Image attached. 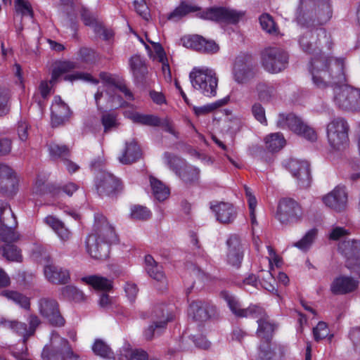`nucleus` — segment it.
Listing matches in <instances>:
<instances>
[{"label": "nucleus", "instance_id": "nucleus-37", "mask_svg": "<svg viewBox=\"0 0 360 360\" xmlns=\"http://www.w3.org/2000/svg\"><path fill=\"white\" fill-rule=\"evenodd\" d=\"M61 295L64 298L76 302H83L86 300L84 294L72 285H67L62 288Z\"/></svg>", "mask_w": 360, "mask_h": 360}, {"label": "nucleus", "instance_id": "nucleus-19", "mask_svg": "<svg viewBox=\"0 0 360 360\" xmlns=\"http://www.w3.org/2000/svg\"><path fill=\"white\" fill-rule=\"evenodd\" d=\"M189 314L193 319L199 322H203L217 315V307L210 302L202 300H195L190 304Z\"/></svg>", "mask_w": 360, "mask_h": 360}, {"label": "nucleus", "instance_id": "nucleus-54", "mask_svg": "<svg viewBox=\"0 0 360 360\" xmlns=\"http://www.w3.org/2000/svg\"><path fill=\"white\" fill-rule=\"evenodd\" d=\"M200 40H202L201 35L198 34L187 35L181 39L182 45L184 47L194 51H196Z\"/></svg>", "mask_w": 360, "mask_h": 360}, {"label": "nucleus", "instance_id": "nucleus-9", "mask_svg": "<svg viewBox=\"0 0 360 360\" xmlns=\"http://www.w3.org/2000/svg\"><path fill=\"white\" fill-rule=\"evenodd\" d=\"M189 77L194 89L200 91L205 96H214L217 93L218 79L212 70L194 68Z\"/></svg>", "mask_w": 360, "mask_h": 360}, {"label": "nucleus", "instance_id": "nucleus-1", "mask_svg": "<svg viewBox=\"0 0 360 360\" xmlns=\"http://www.w3.org/2000/svg\"><path fill=\"white\" fill-rule=\"evenodd\" d=\"M327 39L326 30L323 27L309 30L300 38L299 44L303 51L314 55L311 60L310 72L316 87L333 89L346 82L343 59L332 61L321 51V40Z\"/></svg>", "mask_w": 360, "mask_h": 360}, {"label": "nucleus", "instance_id": "nucleus-41", "mask_svg": "<svg viewBox=\"0 0 360 360\" xmlns=\"http://www.w3.org/2000/svg\"><path fill=\"white\" fill-rule=\"evenodd\" d=\"M164 158L167 166L173 170L176 174L181 169V165L185 162L184 160L181 158L169 152L164 153Z\"/></svg>", "mask_w": 360, "mask_h": 360}, {"label": "nucleus", "instance_id": "nucleus-8", "mask_svg": "<svg viewBox=\"0 0 360 360\" xmlns=\"http://www.w3.org/2000/svg\"><path fill=\"white\" fill-rule=\"evenodd\" d=\"M261 63L270 73H278L285 70L288 64V54L278 46H269L261 52Z\"/></svg>", "mask_w": 360, "mask_h": 360}, {"label": "nucleus", "instance_id": "nucleus-31", "mask_svg": "<svg viewBox=\"0 0 360 360\" xmlns=\"http://www.w3.org/2000/svg\"><path fill=\"white\" fill-rule=\"evenodd\" d=\"M82 281L97 290H109L112 288L111 280L96 275L83 277Z\"/></svg>", "mask_w": 360, "mask_h": 360}, {"label": "nucleus", "instance_id": "nucleus-57", "mask_svg": "<svg viewBox=\"0 0 360 360\" xmlns=\"http://www.w3.org/2000/svg\"><path fill=\"white\" fill-rule=\"evenodd\" d=\"M314 337L316 341H319L327 337L328 335V330L327 325L323 321H320L316 328L313 330Z\"/></svg>", "mask_w": 360, "mask_h": 360}, {"label": "nucleus", "instance_id": "nucleus-59", "mask_svg": "<svg viewBox=\"0 0 360 360\" xmlns=\"http://www.w3.org/2000/svg\"><path fill=\"white\" fill-rule=\"evenodd\" d=\"M135 10L136 13L146 20H148L150 18L149 8L145 3L144 0L141 2L134 1V2Z\"/></svg>", "mask_w": 360, "mask_h": 360}, {"label": "nucleus", "instance_id": "nucleus-23", "mask_svg": "<svg viewBox=\"0 0 360 360\" xmlns=\"http://www.w3.org/2000/svg\"><path fill=\"white\" fill-rule=\"evenodd\" d=\"M325 205L335 212L345 211L347 205V193L343 187H335L323 198Z\"/></svg>", "mask_w": 360, "mask_h": 360}, {"label": "nucleus", "instance_id": "nucleus-38", "mask_svg": "<svg viewBox=\"0 0 360 360\" xmlns=\"http://www.w3.org/2000/svg\"><path fill=\"white\" fill-rule=\"evenodd\" d=\"M101 124L104 127V132L108 133L113 129H117L120 123L115 113L103 112L101 116Z\"/></svg>", "mask_w": 360, "mask_h": 360}, {"label": "nucleus", "instance_id": "nucleus-49", "mask_svg": "<svg viewBox=\"0 0 360 360\" xmlns=\"http://www.w3.org/2000/svg\"><path fill=\"white\" fill-rule=\"evenodd\" d=\"M151 213L147 207L142 205H134L131 207V217L136 220H147L150 217Z\"/></svg>", "mask_w": 360, "mask_h": 360}, {"label": "nucleus", "instance_id": "nucleus-32", "mask_svg": "<svg viewBox=\"0 0 360 360\" xmlns=\"http://www.w3.org/2000/svg\"><path fill=\"white\" fill-rule=\"evenodd\" d=\"M150 183L153 194L158 201H163L169 197V189L161 181L150 176Z\"/></svg>", "mask_w": 360, "mask_h": 360}, {"label": "nucleus", "instance_id": "nucleus-27", "mask_svg": "<svg viewBox=\"0 0 360 360\" xmlns=\"http://www.w3.org/2000/svg\"><path fill=\"white\" fill-rule=\"evenodd\" d=\"M142 152L140 146L135 141L126 143L122 154L119 157V161L124 165H131L141 158Z\"/></svg>", "mask_w": 360, "mask_h": 360}, {"label": "nucleus", "instance_id": "nucleus-11", "mask_svg": "<svg viewBox=\"0 0 360 360\" xmlns=\"http://www.w3.org/2000/svg\"><path fill=\"white\" fill-rule=\"evenodd\" d=\"M39 314L50 325L54 327H63L65 319L63 316L58 302L52 297H43L38 301Z\"/></svg>", "mask_w": 360, "mask_h": 360}, {"label": "nucleus", "instance_id": "nucleus-60", "mask_svg": "<svg viewBox=\"0 0 360 360\" xmlns=\"http://www.w3.org/2000/svg\"><path fill=\"white\" fill-rule=\"evenodd\" d=\"M11 329L19 335L23 336V342H25L30 337L28 336L29 333L27 325L24 323L14 321L12 327H11Z\"/></svg>", "mask_w": 360, "mask_h": 360}, {"label": "nucleus", "instance_id": "nucleus-6", "mask_svg": "<svg viewBox=\"0 0 360 360\" xmlns=\"http://www.w3.org/2000/svg\"><path fill=\"white\" fill-rule=\"evenodd\" d=\"M41 356L44 360H81L79 354L72 349L68 340L57 333H52L51 346L43 349Z\"/></svg>", "mask_w": 360, "mask_h": 360}, {"label": "nucleus", "instance_id": "nucleus-51", "mask_svg": "<svg viewBox=\"0 0 360 360\" xmlns=\"http://www.w3.org/2000/svg\"><path fill=\"white\" fill-rule=\"evenodd\" d=\"M10 99L9 91L7 89L0 87V116H4L8 113L10 108L8 101Z\"/></svg>", "mask_w": 360, "mask_h": 360}, {"label": "nucleus", "instance_id": "nucleus-43", "mask_svg": "<svg viewBox=\"0 0 360 360\" xmlns=\"http://www.w3.org/2000/svg\"><path fill=\"white\" fill-rule=\"evenodd\" d=\"M201 39L198 42L196 51L203 53H215L219 51V47L214 41L207 40L202 36Z\"/></svg>", "mask_w": 360, "mask_h": 360}, {"label": "nucleus", "instance_id": "nucleus-20", "mask_svg": "<svg viewBox=\"0 0 360 360\" xmlns=\"http://www.w3.org/2000/svg\"><path fill=\"white\" fill-rule=\"evenodd\" d=\"M44 259L49 262V255H45ZM44 274L47 281L55 285L66 284L70 279L68 270L53 263H48L44 266Z\"/></svg>", "mask_w": 360, "mask_h": 360}, {"label": "nucleus", "instance_id": "nucleus-5", "mask_svg": "<svg viewBox=\"0 0 360 360\" xmlns=\"http://www.w3.org/2000/svg\"><path fill=\"white\" fill-rule=\"evenodd\" d=\"M195 11H200L197 13V16L200 18L229 23L238 22L245 15L243 11H237L224 7L210 8L200 11V8L197 6L181 3L169 13L168 19L178 20L188 13Z\"/></svg>", "mask_w": 360, "mask_h": 360}, {"label": "nucleus", "instance_id": "nucleus-18", "mask_svg": "<svg viewBox=\"0 0 360 360\" xmlns=\"http://www.w3.org/2000/svg\"><path fill=\"white\" fill-rule=\"evenodd\" d=\"M226 262L233 269L240 268L245 255V248L237 235H231L226 241Z\"/></svg>", "mask_w": 360, "mask_h": 360}, {"label": "nucleus", "instance_id": "nucleus-55", "mask_svg": "<svg viewBox=\"0 0 360 360\" xmlns=\"http://www.w3.org/2000/svg\"><path fill=\"white\" fill-rule=\"evenodd\" d=\"M53 190H50V192L53 193V195H60L61 191L66 193L68 195L71 196L74 192H75L78 189V186L74 183H68L63 187H56L52 186Z\"/></svg>", "mask_w": 360, "mask_h": 360}, {"label": "nucleus", "instance_id": "nucleus-62", "mask_svg": "<svg viewBox=\"0 0 360 360\" xmlns=\"http://www.w3.org/2000/svg\"><path fill=\"white\" fill-rule=\"evenodd\" d=\"M349 338L353 342L354 350L360 354V327L352 328L349 333Z\"/></svg>", "mask_w": 360, "mask_h": 360}, {"label": "nucleus", "instance_id": "nucleus-13", "mask_svg": "<svg viewBox=\"0 0 360 360\" xmlns=\"http://www.w3.org/2000/svg\"><path fill=\"white\" fill-rule=\"evenodd\" d=\"M277 126L281 128L288 127L295 134L311 141H314L317 139L316 131L292 113L288 115L280 113L277 120Z\"/></svg>", "mask_w": 360, "mask_h": 360}, {"label": "nucleus", "instance_id": "nucleus-15", "mask_svg": "<svg viewBox=\"0 0 360 360\" xmlns=\"http://www.w3.org/2000/svg\"><path fill=\"white\" fill-rule=\"evenodd\" d=\"M97 193L101 196H114L120 193L123 186L119 179L113 174L101 172H100L95 181Z\"/></svg>", "mask_w": 360, "mask_h": 360}, {"label": "nucleus", "instance_id": "nucleus-22", "mask_svg": "<svg viewBox=\"0 0 360 360\" xmlns=\"http://www.w3.org/2000/svg\"><path fill=\"white\" fill-rule=\"evenodd\" d=\"M51 124L57 127L69 122L72 112L69 106L59 96L54 98L51 105Z\"/></svg>", "mask_w": 360, "mask_h": 360}, {"label": "nucleus", "instance_id": "nucleus-28", "mask_svg": "<svg viewBox=\"0 0 360 360\" xmlns=\"http://www.w3.org/2000/svg\"><path fill=\"white\" fill-rule=\"evenodd\" d=\"M0 223L8 231L14 229L18 222L10 205L4 201L0 202Z\"/></svg>", "mask_w": 360, "mask_h": 360}, {"label": "nucleus", "instance_id": "nucleus-50", "mask_svg": "<svg viewBox=\"0 0 360 360\" xmlns=\"http://www.w3.org/2000/svg\"><path fill=\"white\" fill-rule=\"evenodd\" d=\"M31 127L28 122L23 118H21L16 124V131L18 138L22 141H26L29 137V131Z\"/></svg>", "mask_w": 360, "mask_h": 360}, {"label": "nucleus", "instance_id": "nucleus-21", "mask_svg": "<svg viewBox=\"0 0 360 360\" xmlns=\"http://www.w3.org/2000/svg\"><path fill=\"white\" fill-rule=\"evenodd\" d=\"M338 249L346 259V266L354 268L360 261V240H344L339 244Z\"/></svg>", "mask_w": 360, "mask_h": 360}, {"label": "nucleus", "instance_id": "nucleus-44", "mask_svg": "<svg viewBox=\"0 0 360 360\" xmlns=\"http://www.w3.org/2000/svg\"><path fill=\"white\" fill-rule=\"evenodd\" d=\"M258 360H278V357L269 343H262L259 347Z\"/></svg>", "mask_w": 360, "mask_h": 360}, {"label": "nucleus", "instance_id": "nucleus-35", "mask_svg": "<svg viewBox=\"0 0 360 360\" xmlns=\"http://www.w3.org/2000/svg\"><path fill=\"white\" fill-rule=\"evenodd\" d=\"M1 295L25 309H30V299L19 292L14 290H4L2 291Z\"/></svg>", "mask_w": 360, "mask_h": 360}, {"label": "nucleus", "instance_id": "nucleus-26", "mask_svg": "<svg viewBox=\"0 0 360 360\" xmlns=\"http://www.w3.org/2000/svg\"><path fill=\"white\" fill-rule=\"evenodd\" d=\"M211 209L215 212L217 220L221 224H231L237 216L236 209L229 202H221L211 206Z\"/></svg>", "mask_w": 360, "mask_h": 360}, {"label": "nucleus", "instance_id": "nucleus-2", "mask_svg": "<svg viewBox=\"0 0 360 360\" xmlns=\"http://www.w3.org/2000/svg\"><path fill=\"white\" fill-rule=\"evenodd\" d=\"M116 240L115 229L106 217L96 214L92 233L86 240L88 253L96 259H105L109 255L110 245Z\"/></svg>", "mask_w": 360, "mask_h": 360}, {"label": "nucleus", "instance_id": "nucleus-56", "mask_svg": "<svg viewBox=\"0 0 360 360\" xmlns=\"http://www.w3.org/2000/svg\"><path fill=\"white\" fill-rule=\"evenodd\" d=\"M78 55L82 61L86 63H92L96 61V56L94 50L83 47L78 52Z\"/></svg>", "mask_w": 360, "mask_h": 360}, {"label": "nucleus", "instance_id": "nucleus-42", "mask_svg": "<svg viewBox=\"0 0 360 360\" xmlns=\"http://www.w3.org/2000/svg\"><path fill=\"white\" fill-rule=\"evenodd\" d=\"M316 236L317 229H312L309 230L301 240L295 243L294 246L302 250L305 251L308 250L309 247L311 245L315 238H316Z\"/></svg>", "mask_w": 360, "mask_h": 360}, {"label": "nucleus", "instance_id": "nucleus-34", "mask_svg": "<svg viewBox=\"0 0 360 360\" xmlns=\"http://www.w3.org/2000/svg\"><path fill=\"white\" fill-rule=\"evenodd\" d=\"M266 147L271 152L280 150L285 144L283 134L280 133L271 134L265 139Z\"/></svg>", "mask_w": 360, "mask_h": 360}, {"label": "nucleus", "instance_id": "nucleus-39", "mask_svg": "<svg viewBox=\"0 0 360 360\" xmlns=\"http://www.w3.org/2000/svg\"><path fill=\"white\" fill-rule=\"evenodd\" d=\"M2 255L8 261L20 262V250L13 244L7 243L2 248Z\"/></svg>", "mask_w": 360, "mask_h": 360}, {"label": "nucleus", "instance_id": "nucleus-3", "mask_svg": "<svg viewBox=\"0 0 360 360\" xmlns=\"http://www.w3.org/2000/svg\"><path fill=\"white\" fill-rule=\"evenodd\" d=\"M221 296L226 301L230 309L236 316L243 318L252 316L258 318L257 335L262 339V343H270L276 326L270 321L269 316L262 307L252 305L242 309L236 297L228 292H221Z\"/></svg>", "mask_w": 360, "mask_h": 360}, {"label": "nucleus", "instance_id": "nucleus-64", "mask_svg": "<svg viewBox=\"0 0 360 360\" xmlns=\"http://www.w3.org/2000/svg\"><path fill=\"white\" fill-rule=\"evenodd\" d=\"M53 186H48L46 184V181L42 178H37L34 185V192L37 193L42 194L46 192L47 190H53Z\"/></svg>", "mask_w": 360, "mask_h": 360}, {"label": "nucleus", "instance_id": "nucleus-48", "mask_svg": "<svg viewBox=\"0 0 360 360\" xmlns=\"http://www.w3.org/2000/svg\"><path fill=\"white\" fill-rule=\"evenodd\" d=\"M134 118L138 124L150 127H158L160 125V119L153 115H143L140 113L139 115H136Z\"/></svg>", "mask_w": 360, "mask_h": 360}, {"label": "nucleus", "instance_id": "nucleus-30", "mask_svg": "<svg viewBox=\"0 0 360 360\" xmlns=\"http://www.w3.org/2000/svg\"><path fill=\"white\" fill-rule=\"evenodd\" d=\"M146 270L148 275L154 280L164 283L166 281L162 266L159 265L151 255L145 257Z\"/></svg>", "mask_w": 360, "mask_h": 360}, {"label": "nucleus", "instance_id": "nucleus-7", "mask_svg": "<svg viewBox=\"0 0 360 360\" xmlns=\"http://www.w3.org/2000/svg\"><path fill=\"white\" fill-rule=\"evenodd\" d=\"M333 91V101L339 108L347 111L360 110V89L343 83L338 85Z\"/></svg>", "mask_w": 360, "mask_h": 360}, {"label": "nucleus", "instance_id": "nucleus-25", "mask_svg": "<svg viewBox=\"0 0 360 360\" xmlns=\"http://www.w3.org/2000/svg\"><path fill=\"white\" fill-rule=\"evenodd\" d=\"M358 284V281L352 277L340 276L332 282L330 290L335 295H345L354 291Z\"/></svg>", "mask_w": 360, "mask_h": 360}, {"label": "nucleus", "instance_id": "nucleus-61", "mask_svg": "<svg viewBox=\"0 0 360 360\" xmlns=\"http://www.w3.org/2000/svg\"><path fill=\"white\" fill-rule=\"evenodd\" d=\"M252 112L255 117L261 123H266L265 111L260 103H255L252 107Z\"/></svg>", "mask_w": 360, "mask_h": 360}, {"label": "nucleus", "instance_id": "nucleus-33", "mask_svg": "<svg viewBox=\"0 0 360 360\" xmlns=\"http://www.w3.org/2000/svg\"><path fill=\"white\" fill-rule=\"evenodd\" d=\"M44 221L62 240H66L69 239L70 231L65 226L62 221L53 216H48L45 218Z\"/></svg>", "mask_w": 360, "mask_h": 360}, {"label": "nucleus", "instance_id": "nucleus-63", "mask_svg": "<svg viewBox=\"0 0 360 360\" xmlns=\"http://www.w3.org/2000/svg\"><path fill=\"white\" fill-rule=\"evenodd\" d=\"M152 317L154 321H167V323L170 321V319L168 316H165V308L163 306H156L153 312Z\"/></svg>", "mask_w": 360, "mask_h": 360}, {"label": "nucleus", "instance_id": "nucleus-29", "mask_svg": "<svg viewBox=\"0 0 360 360\" xmlns=\"http://www.w3.org/2000/svg\"><path fill=\"white\" fill-rule=\"evenodd\" d=\"M200 174L199 168L191 165H185L176 175L185 184L194 186L199 183Z\"/></svg>", "mask_w": 360, "mask_h": 360}, {"label": "nucleus", "instance_id": "nucleus-53", "mask_svg": "<svg viewBox=\"0 0 360 360\" xmlns=\"http://www.w3.org/2000/svg\"><path fill=\"white\" fill-rule=\"evenodd\" d=\"M224 103H225L221 100L218 101L217 102H214V103H212L210 104H207V105H205L203 106L195 107V108H194V111L197 115H206V114L213 112L218 108L224 105Z\"/></svg>", "mask_w": 360, "mask_h": 360}, {"label": "nucleus", "instance_id": "nucleus-16", "mask_svg": "<svg viewBox=\"0 0 360 360\" xmlns=\"http://www.w3.org/2000/svg\"><path fill=\"white\" fill-rule=\"evenodd\" d=\"M77 67V64L75 62L65 60V61H58L55 63L53 65L51 70V77L50 80L41 81L39 89L41 96L44 98H46L47 96L50 94L51 87L49 85V83L53 86L58 82L59 78L65 73L75 69Z\"/></svg>", "mask_w": 360, "mask_h": 360}, {"label": "nucleus", "instance_id": "nucleus-45", "mask_svg": "<svg viewBox=\"0 0 360 360\" xmlns=\"http://www.w3.org/2000/svg\"><path fill=\"white\" fill-rule=\"evenodd\" d=\"M94 352L103 358H110L113 354L108 345L101 340H96L92 347Z\"/></svg>", "mask_w": 360, "mask_h": 360}, {"label": "nucleus", "instance_id": "nucleus-17", "mask_svg": "<svg viewBox=\"0 0 360 360\" xmlns=\"http://www.w3.org/2000/svg\"><path fill=\"white\" fill-rule=\"evenodd\" d=\"M285 167L293 177L297 180V184L300 188H307L310 186L311 176L308 162L290 159L286 163Z\"/></svg>", "mask_w": 360, "mask_h": 360}, {"label": "nucleus", "instance_id": "nucleus-58", "mask_svg": "<svg viewBox=\"0 0 360 360\" xmlns=\"http://www.w3.org/2000/svg\"><path fill=\"white\" fill-rule=\"evenodd\" d=\"M15 6L17 12H19L22 15H29L33 16V10L30 2L25 0H16Z\"/></svg>", "mask_w": 360, "mask_h": 360}, {"label": "nucleus", "instance_id": "nucleus-14", "mask_svg": "<svg viewBox=\"0 0 360 360\" xmlns=\"http://www.w3.org/2000/svg\"><path fill=\"white\" fill-rule=\"evenodd\" d=\"M349 125L347 121L338 117L331 121L327 127V136L330 146L337 150L344 147L348 142Z\"/></svg>", "mask_w": 360, "mask_h": 360}, {"label": "nucleus", "instance_id": "nucleus-47", "mask_svg": "<svg viewBox=\"0 0 360 360\" xmlns=\"http://www.w3.org/2000/svg\"><path fill=\"white\" fill-rule=\"evenodd\" d=\"M256 89L259 98L263 101H269L274 96L275 90L274 87L264 82H259L257 84Z\"/></svg>", "mask_w": 360, "mask_h": 360}, {"label": "nucleus", "instance_id": "nucleus-12", "mask_svg": "<svg viewBox=\"0 0 360 360\" xmlns=\"http://www.w3.org/2000/svg\"><path fill=\"white\" fill-rule=\"evenodd\" d=\"M276 218L283 225H291L301 221L302 210L300 204L292 198H283L278 203Z\"/></svg>", "mask_w": 360, "mask_h": 360}, {"label": "nucleus", "instance_id": "nucleus-24", "mask_svg": "<svg viewBox=\"0 0 360 360\" xmlns=\"http://www.w3.org/2000/svg\"><path fill=\"white\" fill-rule=\"evenodd\" d=\"M18 179L13 169L9 166L0 164V191L13 195L15 193Z\"/></svg>", "mask_w": 360, "mask_h": 360}, {"label": "nucleus", "instance_id": "nucleus-36", "mask_svg": "<svg viewBox=\"0 0 360 360\" xmlns=\"http://www.w3.org/2000/svg\"><path fill=\"white\" fill-rule=\"evenodd\" d=\"M117 88L115 86H108L105 91L106 94L108 96V102L110 103L111 108H125L129 104L123 101L122 96L117 94Z\"/></svg>", "mask_w": 360, "mask_h": 360}, {"label": "nucleus", "instance_id": "nucleus-46", "mask_svg": "<svg viewBox=\"0 0 360 360\" xmlns=\"http://www.w3.org/2000/svg\"><path fill=\"white\" fill-rule=\"evenodd\" d=\"M167 321H153V324L150 326L144 332L145 338L147 340H150L155 336V333L160 334V330L166 328Z\"/></svg>", "mask_w": 360, "mask_h": 360}, {"label": "nucleus", "instance_id": "nucleus-10", "mask_svg": "<svg viewBox=\"0 0 360 360\" xmlns=\"http://www.w3.org/2000/svg\"><path fill=\"white\" fill-rule=\"evenodd\" d=\"M256 63L252 55L240 53L235 59L232 74L236 82L248 84L256 75Z\"/></svg>", "mask_w": 360, "mask_h": 360}, {"label": "nucleus", "instance_id": "nucleus-40", "mask_svg": "<svg viewBox=\"0 0 360 360\" xmlns=\"http://www.w3.org/2000/svg\"><path fill=\"white\" fill-rule=\"evenodd\" d=\"M49 150L51 158H62L63 161L70 155V149L65 145H58L52 143L49 146Z\"/></svg>", "mask_w": 360, "mask_h": 360}, {"label": "nucleus", "instance_id": "nucleus-52", "mask_svg": "<svg viewBox=\"0 0 360 360\" xmlns=\"http://www.w3.org/2000/svg\"><path fill=\"white\" fill-rule=\"evenodd\" d=\"M262 28L268 33L276 32V24L272 17L269 14H263L259 18Z\"/></svg>", "mask_w": 360, "mask_h": 360}, {"label": "nucleus", "instance_id": "nucleus-4", "mask_svg": "<svg viewBox=\"0 0 360 360\" xmlns=\"http://www.w3.org/2000/svg\"><path fill=\"white\" fill-rule=\"evenodd\" d=\"M332 17L329 0H300L297 20L303 27H322Z\"/></svg>", "mask_w": 360, "mask_h": 360}]
</instances>
